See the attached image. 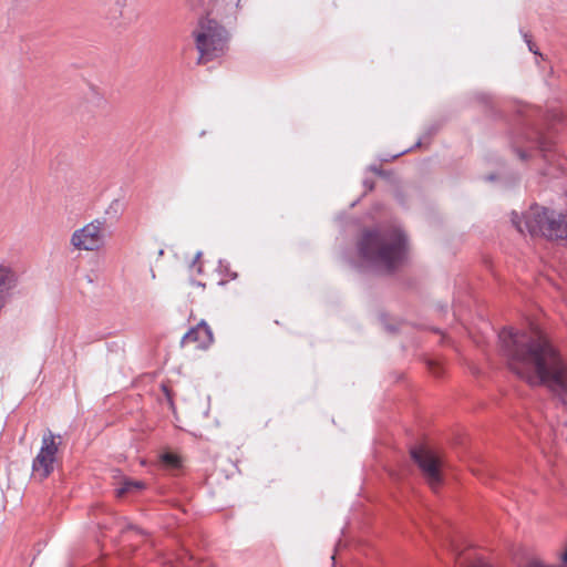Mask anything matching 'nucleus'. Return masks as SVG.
<instances>
[{
  "mask_svg": "<svg viewBox=\"0 0 567 567\" xmlns=\"http://www.w3.org/2000/svg\"><path fill=\"white\" fill-rule=\"evenodd\" d=\"M499 340L513 372L532 385H546L567 404V365L546 336L505 328Z\"/></svg>",
  "mask_w": 567,
  "mask_h": 567,
  "instance_id": "1",
  "label": "nucleus"
},
{
  "mask_svg": "<svg viewBox=\"0 0 567 567\" xmlns=\"http://www.w3.org/2000/svg\"><path fill=\"white\" fill-rule=\"evenodd\" d=\"M363 260L373 267L392 271L402 265L406 252V238L399 228L365 230L358 243Z\"/></svg>",
  "mask_w": 567,
  "mask_h": 567,
  "instance_id": "2",
  "label": "nucleus"
},
{
  "mask_svg": "<svg viewBox=\"0 0 567 567\" xmlns=\"http://www.w3.org/2000/svg\"><path fill=\"white\" fill-rule=\"evenodd\" d=\"M520 234L526 231L535 237L548 239H567V215L556 214L545 207L533 206L525 214L523 223L513 219Z\"/></svg>",
  "mask_w": 567,
  "mask_h": 567,
  "instance_id": "3",
  "label": "nucleus"
},
{
  "mask_svg": "<svg viewBox=\"0 0 567 567\" xmlns=\"http://www.w3.org/2000/svg\"><path fill=\"white\" fill-rule=\"evenodd\" d=\"M196 49L199 52L198 63H207L221 56L228 49L229 34L217 21L202 20L193 31Z\"/></svg>",
  "mask_w": 567,
  "mask_h": 567,
  "instance_id": "4",
  "label": "nucleus"
},
{
  "mask_svg": "<svg viewBox=\"0 0 567 567\" xmlns=\"http://www.w3.org/2000/svg\"><path fill=\"white\" fill-rule=\"evenodd\" d=\"M106 244V220L95 218L76 228L70 237V245L78 251H100Z\"/></svg>",
  "mask_w": 567,
  "mask_h": 567,
  "instance_id": "5",
  "label": "nucleus"
},
{
  "mask_svg": "<svg viewBox=\"0 0 567 567\" xmlns=\"http://www.w3.org/2000/svg\"><path fill=\"white\" fill-rule=\"evenodd\" d=\"M410 453L430 488L436 492L443 483V460L441 455L426 445L414 446Z\"/></svg>",
  "mask_w": 567,
  "mask_h": 567,
  "instance_id": "6",
  "label": "nucleus"
},
{
  "mask_svg": "<svg viewBox=\"0 0 567 567\" xmlns=\"http://www.w3.org/2000/svg\"><path fill=\"white\" fill-rule=\"evenodd\" d=\"M61 444V435H55L51 430L44 431L41 447L32 462V475L35 478L42 481L49 477L54 471Z\"/></svg>",
  "mask_w": 567,
  "mask_h": 567,
  "instance_id": "7",
  "label": "nucleus"
},
{
  "mask_svg": "<svg viewBox=\"0 0 567 567\" xmlns=\"http://www.w3.org/2000/svg\"><path fill=\"white\" fill-rule=\"evenodd\" d=\"M214 341L213 332L205 321H200L189 329L182 338V347H193L194 349L205 350Z\"/></svg>",
  "mask_w": 567,
  "mask_h": 567,
  "instance_id": "8",
  "label": "nucleus"
},
{
  "mask_svg": "<svg viewBox=\"0 0 567 567\" xmlns=\"http://www.w3.org/2000/svg\"><path fill=\"white\" fill-rule=\"evenodd\" d=\"M17 284L16 272L3 265H0V311L8 302L10 291Z\"/></svg>",
  "mask_w": 567,
  "mask_h": 567,
  "instance_id": "9",
  "label": "nucleus"
},
{
  "mask_svg": "<svg viewBox=\"0 0 567 567\" xmlns=\"http://www.w3.org/2000/svg\"><path fill=\"white\" fill-rule=\"evenodd\" d=\"M145 488V484L142 481L124 480L122 486L116 489L117 497H124L126 495H135Z\"/></svg>",
  "mask_w": 567,
  "mask_h": 567,
  "instance_id": "10",
  "label": "nucleus"
},
{
  "mask_svg": "<svg viewBox=\"0 0 567 567\" xmlns=\"http://www.w3.org/2000/svg\"><path fill=\"white\" fill-rule=\"evenodd\" d=\"M162 461L171 466V467H178L179 466V463H181V460L179 457L176 455V454H173V453H165L162 455Z\"/></svg>",
  "mask_w": 567,
  "mask_h": 567,
  "instance_id": "11",
  "label": "nucleus"
},
{
  "mask_svg": "<svg viewBox=\"0 0 567 567\" xmlns=\"http://www.w3.org/2000/svg\"><path fill=\"white\" fill-rule=\"evenodd\" d=\"M466 567H492L485 560L477 558L473 561H471Z\"/></svg>",
  "mask_w": 567,
  "mask_h": 567,
  "instance_id": "12",
  "label": "nucleus"
},
{
  "mask_svg": "<svg viewBox=\"0 0 567 567\" xmlns=\"http://www.w3.org/2000/svg\"><path fill=\"white\" fill-rule=\"evenodd\" d=\"M162 390H163L169 405L173 406V398H172L171 390L168 389V386L166 384H162Z\"/></svg>",
  "mask_w": 567,
  "mask_h": 567,
  "instance_id": "13",
  "label": "nucleus"
},
{
  "mask_svg": "<svg viewBox=\"0 0 567 567\" xmlns=\"http://www.w3.org/2000/svg\"><path fill=\"white\" fill-rule=\"evenodd\" d=\"M194 286H195L196 288H200V289H203V290H204V288H205V285H202V284H199V282L194 284Z\"/></svg>",
  "mask_w": 567,
  "mask_h": 567,
  "instance_id": "14",
  "label": "nucleus"
},
{
  "mask_svg": "<svg viewBox=\"0 0 567 567\" xmlns=\"http://www.w3.org/2000/svg\"><path fill=\"white\" fill-rule=\"evenodd\" d=\"M528 45H529V50L535 52L534 49H533V45L530 44V42H528Z\"/></svg>",
  "mask_w": 567,
  "mask_h": 567,
  "instance_id": "15",
  "label": "nucleus"
}]
</instances>
